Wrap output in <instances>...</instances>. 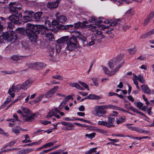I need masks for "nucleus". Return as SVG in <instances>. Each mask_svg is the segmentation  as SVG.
Here are the masks:
<instances>
[{
  "mask_svg": "<svg viewBox=\"0 0 154 154\" xmlns=\"http://www.w3.org/2000/svg\"><path fill=\"white\" fill-rule=\"evenodd\" d=\"M130 109L134 112H137L138 109L132 106H131L129 107Z\"/></svg>",
  "mask_w": 154,
  "mask_h": 154,
  "instance_id": "obj_55",
  "label": "nucleus"
},
{
  "mask_svg": "<svg viewBox=\"0 0 154 154\" xmlns=\"http://www.w3.org/2000/svg\"><path fill=\"white\" fill-rule=\"evenodd\" d=\"M60 123L62 125L68 126L69 127H72L74 126V125L69 122H61Z\"/></svg>",
  "mask_w": 154,
  "mask_h": 154,
  "instance_id": "obj_32",
  "label": "nucleus"
},
{
  "mask_svg": "<svg viewBox=\"0 0 154 154\" xmlns=\"http://www.w3.org/2000/svg\"><path fill=\"white\" fill-rule=\"evenodd\" d=\"M128 51L130 54H133L136 52L137 49L135 47L128 49Z\"/></svg>",
  "mask_w": 154,
  "mask_h": 154,
  "instance_id": "obj_34",
  "label": "nucleus"
},
{
  "mask_svg": "<svg viewBox=\"0 0 154 154\" xmlns=\"http://www.w3.org/2000/svg\"><path fill=\"white\" fill-rule=\"evenodd\" d=\"M124 63V61L122 62L113 71H112L111 72H110L108 70V68L105 67L103 66V69L105 74H107L108 75H112L115 74L118 70L121 67V66L123 65Z\"/></svg>",
  "mask_w": 154,
  "mask_h": 154,
  "instance_id": "obj_8",
  "label": "nucleus"
},
{
  "mask_svg": "<svg viewBox=\"0 0 154 154\" xmlns=\"http://www.w3.org/2000/svg\"><path fill=\"white\" fill-rule=\"evenodd\" d=\"M143 106V104L140 102H138L137 103V106L140 109H141V108Z\"/></svg>",
  "mask_w": 154,
  "mask_h": 154,
  "instance_id": "obj_51",
  "label": "nucleus"
},
{
  "mask_svg": "<svg viewBox=\"0 0 154 154\" xmlns=\"http://www.w3.org/2000/svg\"><path fill=\"white\" fill-rule=\"evenodd\" d=\"M59 13H57L56 14V17L58 19V21L60 23H64L66 20L67 19L66 17L63 15H61L60 16L59 18Z\"/></svg>",
  "mask_w": 154,
  "mask_h": 154,
  "instance_id": "obj_21",
  "label": "nucleus"
},
{
  "mask_svg": "<svg viewBox=\"0 0 154 154\" xmlns=\"http://www.w3.org/2000/svg\"><path fill=\"white\" fill-rule=\"evenodd\" d=\"M154 34V29L146 33L140 37L141 39H145L149 37L151 35Z\"/></svg>",
  "mask_w": 154,
  "mask_h": 154,
  "instance_id": "obj_22",
  "label": "nucleus"
},
{
  "mask_svg": "<svg viewBox=\"0 0 154 154\" xmlns=\"http://www.w3.org/2000/svg\"><path fill=\"white\" fill-rule=\"evenodd\" d=\"M102 22V21L101 20H98L97 21L95 24H94V25H95V26L97 27H97H99V28H102L105 29V28H108L109 27L108 26H105L103 25H100L99 24Z\"/></svg>",
  "mask_w": 154,
  "mask_h": 154,
  "instance_id": "obj_23",
  "label": "nucleus"
},
{
  "mask_svg": "<svg viewBox=\"0 0 154 154\" xmlns=\"http://www.w3.org/2000/svg\"><path fill=\"white\" fill-rule=\"evenodd\" d=\"M60 1H56L53 2L48 3L47 6L50 9H52L57 8L58 5Z\"/></svg>",
  "mask_w": 154,
  "mask_h": 154,
  "instance_id": "obj_18",
  "label": "nucleus"
},
{
  "mask_svg": "<svg viewBox=\"0 0 154 154\" xmlns=\"http://www.w3.org/2000/svg\"><path fill=\"white\" fill-rule=\"evenodd\" d=\"M100 97L97 96L94 94H90L88 96H87L86 97H85V98L90 99L97 100L100 99Z\"/></svg>",
  "mask_w": 154,
  "mask_h": 154,
  "instance_id": "obj_24",
  "label": "nucleus"
},
{
  "mask_svg": "<svg viewBox=\"0 0 154 154\" xmlns=\"http://www.w3.org/2000/svg\"><path fill=\"white\" fill-rule=\"evenodd\" d=\"M46 66V65L45 64L38 62L30 63L28 65V67L30 68L36 69L39 70L43 69Z\"/></svg>",
  "mask_w": 154,
  "mask_h": 154,
  "instance_id": "obj_7",
  "label": "nucleus"
},
{
  "mask_svg": "<svg viewBox=\"0 0 154 154\" xmlns=\"http://www.w3.org/2000/svg\"><path fill=\"white\" fill-rule=\"evenodd\" d=\"M54 116L53 114L52 113L51 111H50L48 114L46 116V118H50L51 117V116Z\"/></svg>",
  "mask_w": 154,
  "mask_h": 154,
  "instance_id": "obj_64",
  "label": "nucleus"
},
{
  "mask_svg": "<svg viewBox=\"0 0 154 154\" xmlns=\"http://www.w3.org/2000/svg\"><path fill=\"white\" fill-rule=\"evenodd\" d=\"M20 149V148H13L12 149H7L5 150V152H8L9 151H17Z\"/></svg>",
  "mask_w": 154,
  "mask_h": 154,
  "instance_id": "obj_50",
  "label": "nucleus"
},
{
  "mask_svg": "<svg viewBox=\"0 0 154 154\" xmlns=\"http://www.w3.org/2000/svg\"><path fill=\"white\" fill-rule=\"evenodd\" d=\"M32 13H34V12L31 11H25L24 14L26 15L23 16V22L26 23L31 20Z\"/></svg>",
  "mask_w": 154,
  "mask_h": 154,
  "instance_id": "obj_10",
  "label": "nucleus"
},
{
  "mask_svg": "<svg viewBox=\"0 0 154 154\" xmlns=\"http://www.w3.org/2000/svg\"><path fill=\"white\" fill-rule=\"evenodd\" d=\"M134 77L135 79L138 80L140 82L142 83H144V80L143 78V76L141 75H139L138 76L136 75L134 76Z\"/></svg>",
  "mask_w": 154,
  "mask_h": 154,
  "instance_id": "obj_31",
  "label": "nucleus"
},
{
  "mask_svg": "<svg viewBox=\"0 0 154 154\" xmlns=\"http://www.w3.org/2000/svg\"><path fill=\"white\" fill-rule=\"evenodd\" d=\"M34 149L32 148H27L24 150V152L25 154H27L30 152L33 151Z\"/></svg>",
  "mask_w": 154,
  "mask_h": 154,
  "instance_id": "obj_47",
  "label": "nucleus"
},
{
  "mask_svg": "<svg viewBox=\"0 0 154 154\" xmlns=\"http://www.w3.org/2000/svg\"><path fill=\"white\" fill-rule=\"evenodd\" d=\"M51 111L53 114V115H54L56 113H59V110H58L57 108H55L54 109H51Z\"/></svg>",
  "mask_w": 154,
  "mask_h": 154,
  "instance_id": "obj_46",
  "label": "nucleus"
},
{
  "mask_svg": "<svg viewBox=\"0 0 154 154\" xmlns=\"http://www.w3.org/2000/svg\"><path fill=\"white\" fill-rule=\"evenodd\" d=\"M78 83L83 86L85 88L87 89L88 90H89L88 86L86 83L80 81H78Z\"/></svg>",
  "mask_w": 154,
  "mask_h": 154,
  "instance_id": "obj_43",
  "label": "nucleus"
},
{
  "mask_svg": "<svg viewBox=\"0 0 154 154\" xmlns=\"http://www.w3.org/2000/svg\"><path fill=\"white\" fill-rule=\"evenodd\" d=\"M73 36L75 37V38H78L79 40L82 42L83 46H85L88 45V42L86 41V36L82 35L80 32L78 31H75L73 32Z\"/></svg>",
  "mask_w": 154,
  "mask_h": 154,
  "instance_id": "obj_6",
  "label": "nucleus"
},
{
  "mask_svg": "<svg viewBox=\"0 0 154 154\" xmlns=\"http://www.w3.org/2000/svg\"><path fill=\"white\" fill-rule=\"evenodd\" d=\"M95 130L98 133H99L103 134H105L107 133V132L106 131L101 129L96 128L95 129Z\"/></svg>",
  "mask_w": 154,
  "mask_h": 154,
  "instance_id": "obj_33",
  "label": "nucleus"
},
{
  "mask_svg": "<svg viewBox=\"0 0 154 154\" xmlns=\"http://www.w3.org/2000/svg\"><path fill=\"white\" fill-rule=\"evenodd\" d=\"M83 24L82 23L79 22L74 24V28L77 29L80 28H83Z\"/></svg>",
  "mask_w": 154,
  "mask_h": 154,
  "instance_id": "obj_30",
  "label": "nucleus"
},
{
  "mask_svg": "<svg viewBox=\"0 0 154 154\" xmlns=\"http://www.w3.org/2000/svg\"><path fill=\"white\" fill-rule=\"evenodd\" d=\"M95 134L94 133H93L90 134H86L85 136L88 137L89 139H92L95 137Z\"/></svg>",
  "mask_w": 154,
  "mask_h": 154,
  "instance_id": "obj_44",
  "label": "nucleus"
},
{
  "mask_svg": "<svg viewBox=\"0 0 154 154\" xmlns=\"http://www.w3.org/2000/svg\"><path fill=\"white\" fill-rule=\"evenodd\" d=\"M116 60H114L113 59L112 60H110L108 63L109 67L111 69L114 67L116 64Z\"/></svg>",
  "mask_w": 154,
  "mask_h": 154,
  "instance_id": "obj_26",
  "label": "nucleus"
},
{
  "mask_svg": "<svg viewBox=\"0 0 154 154\" xmlns=\"http://www.w3.org/2000/svg\"><path fill=\"white\" fill-rule=\"evenodd\" d=\"M115 121V118L113 117V115L110 114L108 117V120L106 121L107 122V127L111 128L115 126L113 125Z\"/></svg>",
  "mask_w": 154,
  "mask_h": 154,
  "instance_id": "obj_11",
  "label": "nucleus"
},
{
  "mask_svg": "<svg viewBox=\"0 0 154 154\" xmlns=\"http://www.w3.org/2000/svg\"><path fill=\"white\" fill-rule=\"evenodd\" d=\"M12 131L15 134L17 135L20 133V131L18 129H16L15 128H13L12 129Z\"/></svg>",
  "mask_w": 154,
  "mask_h": 154,
  "instance_id": "obj_53",
  "label": "nucleus"
},
{
  "mask_svg": "<svg viewBox=\"0 0 154 154\" xmlns=\"http://www.w3.org/2000/svg\"><path fill=\"white\" fill-rule=\"evenodd\" d=\"M11 99L10 97H8L7 98L6 100L4 102V104H5L8 103L10 102L11 101Z\"/></svg>",
  "mask_w": 154,
  "mask_h": 154,
  "instance_id": "obj_57",
  "label": "nucleus"
},
{
  "mask_svg": "<svg viewBox=\"0 0 154 154\" xmlns=\"http://www.w3.org/2000/svg\"><path fill=\"white\" fill-rule=\"evenodd\" d=\"M58 88V86H56L54 87L47 93L45 95V97L48 98L51 97L57 91Z\"/></svg>",
  "mask_w": 154,
  "mask_h": 154,
  "instance_id": "obj_17",
  "label": "nucleus"
},
{
  "mask_svg": "<svg viewBox=\"0 0 154 154\" xmlns=\"http://www.w3.org/2000/svg\"><path fill=\"white\" fill-rule=\"evenodd\" d=\"M17 38V34L13 31H12L10 34L8 32L4 33L0 36V42H5V41L14 42Z\"/></svg>",
  "mask_w": 154,
  "mask_h": 154,
  "instance_id": "obj_2",
  "label": "nucleus"
},
{
  "mask_svg": "<svg viewBox=\"0 0 154 154\" xmlns=\"http://www.w3.org/2000/svg\"><path fill=\"white\" fill-rule=\"evenodd\" d=\"M122 57L121 55L117 56L115 58L113 59L114 60H116V64H118L120 61L122 60Z\"/></svg>",
  "mask_w": 154,
  "mask_h": 154,
  "instance_id": "obj_40",
  "label": "nucleus"
},
{
  "mask_svg": "<svg viewBox=\"0 0 154 154\" xmlns=\"http://www.w3.org/2000/svg\"><path fill=\"white\" fill-rule=\"evenodd\" d=\"M21 108L24 113L28 115L30 114V111L28 108L22 106L21 107Z\"/></svg>",
  "mask_w": 154,
  "mask_h": 154,
  "instance_id": "obj_35",
  "label": "nucleus"
},
{
  "mask_svg": "<svg viewBox=\"0 0 154 154\" xmlns=\"http://www.w3.org/2000/svg\"><path fill=\"white\" fill-rule=\"evenodd\" d=\"M65 98L68 101L69 100L71 99L72 100H73V97L70 95H69L66 97L65 96Z\"/></svg>",
  "mask_w": 154,
  "mask_h": 154,
  "instance_id": "obj_61",
  "label": "nucleus"
},
{
  "mask_svg": "<svg viewBox=\"0 0 154 154\" xmlns=\"http://www.w3.org/2000/svg\"><path fill=\"white\" fill-rule=\"evenodd\" d=\"M122 29L124 31H126L127 29H129L130 27L128 26L125 25H124L122 26Z\"/></svg>",
  "mask_w": 154,
  "mask_h": 154,
  "instance_id": "obj_56",
  "label": "nucleus"
},
{
  "mask_svg": "<svg viewBox=\"0 0 154 154\" xmlns=\"http://www.w3.org/2000/svg\"><path fill=\"white\" fill-rule=\"evenodd\" d=\"M154 16V11L153 12H151L149 15H148L147 18L149 19V20H151Z\"/></svg>",
  "mask_w": 154,
  "mask_h": 154,
  "instance_id": "obj_49",
  "label": "nucleus"
},
{
  "mask_svg": "<svg viewBox=\"0 0 154 154\" xmlns=\"http://www.w3.org/2000/svg\"><path fill=\"white\" fill-rule=\"evenodd\" d=\"M78 93L83 96H86L88 95V93L86 92L79 91Z\"/></svg>",
  "mask_w": 154,
  "mask_h": 154,
  "instance_id": "obj_63",
  "label": "nucleus"
},
{
  "mask_svg": "<svg viewBox=\"0 0 154 154\" xmlns=\"http://www.w3.org/2000/svg\"><path fill=\"white\" fill-rule=\"evenodd\" d=\"M136 131L141 133H144V130L142 128H137Z\"/></svg>",
  "mask_w": 154,
  "mask_h": 154,
  "instance_id": "obj_60",
  "label": "nucleus"
},
{
  "mask_svg": "<svg viewBox=\"0 0 154 154\" xmlns=\"http://www.w3.org/2000/svg\"><path fill=\"white\" fill-rule=\"evenodd\" d=\"M133 11L132 9H130L128 10L126 12L125 14L128 16H131L133 15Z\"/></svg>",
  "mask_w": 154,
  "mask_h": 154,
  "instance_id": "obj_41",
  "label": "nucleus"
},
{
  "mask_svg": "<svg viewBox=\"0 0 154 154\" xmlns=\"http://www.w3.org/2000/svg\"><path fill=\"white\" fill-rule=\"evenodd\" d=\"M21 9V7H17L14 6H11L10 8V11L11 13L13 14H18V10Z\"/></svg>",
  "mask_w": 154,
  "mask_h": 154,
  "instance_id": "obj_20",
  "label": "nucleus"
},
{
  "mask_svg": "<svg viewBox=\"0 0 154 154\" xmlns=\"http://www.w3.org/2000/svg\"><path fill=\"white\" fill-rule=\"evenodd\" d=\"M17 142V140H14L13 141H12L10 143H8V146H10V147H11L12 146H13L14 145V143H15Z\"/></svg>",
  "mask_w": 154,
  "mask_h": 154,
  "instance_id": "obj_58",
  "label": "nucleus"
},
{
  "mask_svg": "<svg viewBox=\"0 0 154 154\" xmlns=\"http://www.w3.org/2000/svg\"><path fill=\"white\" fill-rule=\"evenodd\" d=\"M16 85L15 86L14 84H13L11 88H10L8 91V93L12 97H14L15 96V94L13 92H18L20 91L19 89H17L16 88Z\"/></svg>",
  "mask_w": 154,
  "mask_h": 154,
  "instance_id": "obj_16",
  "label": "nucleus"
},
{
  "mask_svg": "<svg viewBox=\"0 0 154 154\" xmlns=\"http://www.w3.org/2000/svg\"><path fill=\"white\" fill-rule=\"evenodd\" d=\"M0 134H4L7 136H8V134L7 133H5L4 131L1 128H0Z\"/></svg>",
  "mask_w": 154,
  "mask_h": 154,
  "instance_id": "obj_59",
  "label": "nucleus"
},
{
  "mask_svg": "<svg viewBox=\"0 0 154 154\" xmlns=\"http://www.w3.org/2000/svg\"><path fill=\"white\" fill-rule=\"evenodd\" d=\"M32 82L30 79H28L23 82L22 84H18L16 85L17 89L20 91L21 89L26 90L32 85Z\"/></svg>",
  "mask_w": 154,
  "mask_h": 154,
  "instance_id": "obj_4",
  "label": "nucleus"
},
{
  "mask_svg": "<svg viewBox=\"0 0 154 154\" xmlns=\"http://www.w3.org/2000/svg\"><path fill=\"white\" fill-rule=\"evenodd\" d=\"M88 23V22L84 21L82 23L83 24V28H88L92 32L96 31L98 30L97 29V27L94 25V24H90V25H86Z\"/></svg>",
  "mask_w": 154,
  "mask_h": 154,
  "instance_id": "obj_13",
  "label": "nucleus"
},
{
  "mask_svg": "<svg viewBox=\"0 0 154 154\" xmlns=\"http://www.w3.org/2000/svg\"><path fill=\"white\" fill-rule=\"evenodd\" d=\"M104 37V36L103 35L100 33L99 34L97 33L92 35L91 39L93 40H96L98 42H100L101 41L102 39Z\"/></svg>",
  "mask_w": 154,
  "mask_h": 154,
  "instance_id": "obj_14",
  "label": "nucleus"
},
{
  "mask_svg": "<svg viewBox=\"0 0 154 154\" xmlns=\"http://www.w3.org/2000/svg\"><path fill=\"white\" fill-rule=\"evenodd\" d=\"M52 78L54 79H59L60 80H62L63 79V78H62V77L59 75H55V76H52Z\"/></svg>",
  "mask_w": 154,
  "mask_h": 154,
  "instance_id": "obj_48",
  "label": "nucleus"
},
{
  "mask_svg": "<svg viewBox=\"0 0 154 154\" xmlns=\"http://www.w3.org/2000/svg\"><path fill=\"white\" fill-rule=\"evenodd\" d=\"M97 124L98 125L105 126L107 127V122L106 121H99L98 122Z\"/></svg>",
  "mask_w": 154,
  "mask_h": 154,
  "instance_id": "obj_39",
  "label": "nucleus"
},
{
  "mask_svg": "<svg viewBox=\"0 0 154 154\" xmlns=\"http://www.w3.org/2000/svg\"><path fill=\"white\" fill-rule=\"evenodd\" d=\"M25 32L31 42H35L37 38V34L40 32L48 38L50 41L54 39V36L51 32H49V29L42 25H35L30 23L26 24Z\"/></svg>",
  "mask_w": 154,
  "mask_h": 154,
  "instance_id": "obj_1",
  "label": "nucleus"
},
{
  "mask_svg": "<svg viewBox=\"0 0 154 154\" xmlns=\"http://www.w3.org/2000/svg\"><path fill=\"white\" fill-rule=\"evenodd\" d=\"M146 57L143 56H142V55L140 56V57H138L137 58V60H146Z\"/></svg>",
  "mask_w": 154,
  "mask_h": 154,
  "instance_id": "obj_62",
  "label": "nucleus"
},
{
  "mask_svg": "<svg viewBox=\"0 0 154 154\" xmlns=\"http://www.w3.org/2000/svg\"><path fill=\"white\" fill-rule=\"evenodd\" d=\"M44 94H42L39 96L38 97H36L34 100V102L35 103H37L38 102H39L44 97Z\"/></svg>",
  "mask_w": 154,
  "mask_h": 154,
  "instance_id": "obj_36",
  "label": "nucleus"
},
{
  "mask_svg": "<svg viewBox=\"0 0 154 154\" xmlns=\"http://www.w3.org/2000/svg\"><path fill=\"white\" fill-rule=\"evenodd\" d=\"M25 57V56H18L17 55H14L11 57V58L14 61H17L19 60L22 59V58Z\"/></svg>",
  "mask_w": 154,
  "mask_h": 154,
  "instance_id": "obj_27",
  "label": "nucleus"
},
{
  "mask_svg": "<svg viewBox=\"0 0 154 154\" xmlns=\"http://www.w3.org/2000/svg\"><path fill=\"white\" fill-rule=\"evenodd\" d=\"M38 113H35L32 114L31 116H28L26 115H22L23 118V120L24 122H31L34 120L35 117H37V115Z\"/></svg>",
  "mask_w": 154,
  "mask_h": 154,
  "instance_id": "obj_9",
  "label": "nucleus"
},
{
  "mask_svg": "<svg viewBox=\"0 0 154 154\" xmlns=\"http://www.w3.org/2000/svg\"><path fill=\"white\" fill-rule=\"evenodd\" d=\"M97 20V18L96 17L94 16H92L90 18V19L88 20V21L90 22L93 23L94 22H95Z\"/></svg>",
  "mask_w": 154,
  "mask_h": 154,
  "instance_id": "obj_52",
  "label": "nucleus"
},
{
  "mask_svg": "<svg viewBox=\"0 0 154 154\" xmlns=\"http://www.w3.org/2000/svg\"><path fill=\"white\" fill-rule=\"evenodd\" d=\"M45 146V148H47L48 147H49L53 146L52 143L51 142L48 143L44 145Z\"/></svg>",
  "mask_w": 154,
  "mask_h": 154,
  "instance_id": "obj_54",
  "label": "nucleus"
},
{
  "mask_svg": "<svg viewBox=\"0 0 154 154\" xmlns=\"http://www.w3.org/2000/svg\"><path fill=\"white\" fill-rule=\"evenodd\" d=\"M73 27L72 25H67L66 26L63 25H61L60 28L62 29H67L69 28Z\"/></svg>",
  "mask_w": 154,
  "mask_h": 154,
  "instance_id": "obj_38",
  "label": "nucleus"
},
{
  "mask_svg": "<svg viewBox=\"0 0 154 154\" xmlns=\"http://www.w3.org/2000/svg\"><path fill=\"white\" fill-rule=\"evenodd\" d=\"M11 22L15 24H20V18L18 16L12 14L8 18Z\"/></svg>",
  "mask_w": 154,
  "mask_h": 154,
  "instance_id": "obj_12",
  "label": "nucleus"
},
{
  "mask_svg": "<svg viewBox=\"0 0 154 154\" xmlns=\"http://www.w3.org/2000/svg\"><path fill=\"white\" fill-rule=\"evenodd\" d=\"M105 109L104 105L96 106L94 109L95 115L98 117L103 116L102 115L106 113V110L104 109Z\"/></svg>",
  "mask_w": 154,
  "mask_h": 154,
  "instance_id": "obj_5",
  "label": "nucleus"
},
{
  "mask_svg": "<svg viewBox=\"0 0 154 154\" xmlns=\"http://www.w3.org/2000/svg\"><path fill=\"white\" fill-rule=\"evenodd\" d=\"M42 14V12H38L35 14L34 18L35 20L36 21H39Z\"/></svg>",
  "mask_w": 154,
  "mask_h": 154,
  "instance_id": "obj_25",
  "label": "nucleus"
},
{
  "mask_svg": "<svg viewBox=\"0 0 154 154\" xmlns=\"http://www.w3.org/2000/svg\"><path fill=\"white\" fill-rule=\"evenodd\" d=\"M66 44V49L67 50L71 51L77 48L78 45V42L76 38L72 37L69 38Z\"/></svg>",
  "mask_w": 154,
  "mask_h": 154,
  "instance_id": "obj_3",
  "label": "nucleus"
},
{
  "mask_svg": "<svg viewBox=\"0 0 154 154\" xmlns=\"http://www.w3.org/2000/svg\"><path fill=\"white\" fill-rule=\"evenodd\" d=\"M104 106L106 109H112L117 110L118 108V107L111 104L104 105Z\"/></svg>",
  "mask_w": 154,
  "mask_h": 154,
  "instance_id": "obj_29",
  "label": "nucleus"
},
{
  "mask_svg": "<svg viewBox=\"0 0 154 154\" xmlns=\"http://www.w3.org/2000/svg\"><path fill=\"white\" fill-rule=\"evenodd\" d=\"M55 46L54 47H51L50 49H49V52H50V54L49 55L51 57H52L53 56V54H54V50L55 49Z\"/></svg>",
  "mask_w": 154,
  "mask_h": 154,
  "instance_id": "obj_37",
  "label": "nucleus"
},
{
  "mask_svg": "<svg viewBox=\"0 0 154 154\" xmlns=\"http://www.w3.org/2000/svg\"><path fill=\"white\" fill-rule=\"evenodd\" d=\"M116 123L117 124H119L125 122V116H123L122 117H119L118 119L116 118Z\"/></svg>",
  "mask_w": 154,
  "mask_h": 154,
  "instance_id": "obj_28",
  "label": "nucleus"
},
{
  "mask_svg": "<svg viewBox=\"0 0 154 154\" xmlns=\"http://www.w3.org/2000/svg\"><path fill=\"white\" fill-rule=\"evenodd\" d=\"M97 149V147L94 148L90 149L85 154H91L93 152H96V150Z\"/></svg>",
  "mask_w": 154,
  "mask_h": 154,
  "instance_id": "obj_42",
  "label": "nucleus"
},
{
  "mask_svg": "<svg viewBox=\"0 0 154 154\" xmlns=\"http://www.w3.org/2000/svg\"><path fill=\"white\" fill-rule=\"evenodd\" d=\"M69 36H66L60 38L57 41V42L58 44L63 43L68 41L69 39Z\"/></svg>",
  "mask_w": 154,
  "mask_h": 154,
  "instance_id": "obj_19",
  "label": "nucleus"
},
{
  "mask_svg": "<svg viewBox=\"0 0 154 154\" xmlns=\"http://www.w3.org/2000/svg\"><path fill=\"white\" fill-rule=\"evenodd\" d=\"M69 84V85L71 87H75L77 89L79 85L76 82H70Z\"/></svg>",
  "mask_w": 154,
  "mask_h": 154,
  "instance_id": "obj_45",
  "label": "nucleus"
},
{
  "mask_svg": "<svg viewBox=\"0 0 154 154\" xmlns=\"http://www.w3.org/2000/svg\"><path fill=\"white\" fill-rule=\"evenodd\" d=\"M141 88L142 91L144 93L148 95H150L151 94H154V91H151L150 89L147 85H142L141 86Z\"/></svg>",
  "mask_w": 154,
  "mask_h": 154,
  "instance_id": "obj_15",
  "label": "nucleus"
}]
</instances>
